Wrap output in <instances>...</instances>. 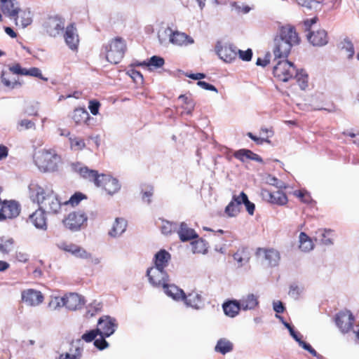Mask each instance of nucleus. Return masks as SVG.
I'll list each match as a JSON object with an SVG mask.
<instances>
[{"label":"nucleus","mask_w":359,"mask_h":359,"mask_svg":"<svg viewBox=\"0 0 359 359\" xmlns=\"http://www.w3.org/2000/svg\"><path fill=\"white\" fill-rule=\"evenodd\" d=\"M31 197L34 198L39 208L47 214H58L63 203L50 187L32 183L29 186Z\"/></svg>","instance_id":"1"},{"label":"nucleus","mask_w":359,"mask_h":359,"mask_svg":"<svg viewBox=\"0 0 359 359\" xmlns=\"http://www.w3.org/2000/svg\"><path fill=\"white\" fill-rule=\"evenodd\" d=\"M71 168L83 178L93 182L96 187H102L109 195L114 194L121 189V185L116 178L104 174L100 175L97 170L89 169L81 163H72Z\"/></svg>","instance_id":"2"},{"label":"nucleus","mask_w":359,"mask_h":359,"mask_svg":"<svg viewBox=\"0 0 359 359\" xmlns=\"http://www.w3.org/2000/svg\"><path fill=\"white\" fill-rule=\"evenodd\" d=\"M300 39L294 27L290 25L280 26L274 37L273 53L275 60L286 59L293 46L299 43Z\"/></svg>","instance_id":"3"},{"label":"nucleus","mask_w":359,"mask_h":359,"mask_svg":"<svg viewBox=\"0 0 359 359\" xmlns=\"http://www.w3.org/2000/svg\"><path fill=\"white\" fill-rule=\"evenodd\" d=\"M34 162L40 171L53 172L58 170L62 158L54 149H41L34 154Z\"/></svg>","instance_id":"4"},{"label":"nucleus","mask_w":359,"mask_h":359,"mask_svg":"<svg viewBox=\"0 0 359 359\" xmlns=\"http://www.w3.org/2000/svg\"><path fill=\"white\" fill-rule=\"evenodd\" d=\"M105 57L111 64H118L123 59L126 50L125 40L119 36L110 40L107 44L103 46Z\"/></svg>","instance_id":"5"},{"label":"nucleus","mask_w":359,"mask_h":359,"mask_svg":"<svg viewBox=\"0 0 359 359\" xmlns=\"http://www.w3.org/2000/svg\"><path fill=\"white\" fill-rule=\"evenodd\" d=\"M273 74L279 80L287 82L294 78L296 67L292 62L287 60H278L273 67Z\"/></svg>","instance_id":"6"},{"label":"nucleus","mask_w":359,"mask_h":359,"mask_svg":"<svg viewBox=\"0 0 359 359\" xmlns=\"http://www.w3.org/2000/svg\"><path fill=\"white\" fill-rule=\"evenodd\" d=\"M88 217L83 211L73 212L63 220L65 226L72 231H77L87 222Z\"/></svg>","instance_id":"7"},{"label":"nucleus","mask_w":359,"mask_h":359,"mask_svg":"<svg viewBox=\"0 0 359 359\" xmlns=\"http://www.w3.org/2000/svg\"><path fill=\"white\" fill-rule=\"evenodd\" d=\"M238 48L230 43L218 41L215 46V51L219 58L226 62H231L237 57Z\"/></svg>","instance_id":"8"},{"label":"nucleus","mask_w":359,"mask_h":359,"mask_svg":"<svg viewBox=\"0 0 359 359\" xmlns=\"http://www.w3.org/2000/svg\"><path fill=\"white\" fill-rule=\"evenodd\" d=\"M47 34L53 37L58 36L65 29V20L55 15L47 18L43 24Z\"/></svg>","instance_id":"9"},{"label":"nucleus","mask_w":359,"mask_h":359,"mask_svg":"<svg viewBox=\"0 0 359 359\" xmlns=\"http://www.w3.org/2000/svg\"><path fill=\"white\" fill-rule=\"evenodd\" d=\"M147 276L150 284L154 287H163L169 281L168 275L165 270L154 266L147 269Z\"/></svg>","instance_id":"10"},{"label":"nucleus","mask_w":359,"mask_h":359,"mask_svg":"<svg viewBox=\"0 0 359 359\" xmlns=\"http://www.w3.org/2000/svg\"><path fill=\"white\" fill-rule=\"evenodd\" d=\"M257 257L269 266H277L280 261V254L273 248H259L256 252Z\"/></svg>","instance_id":"11"},{"label":"nucleus","mask_w":359,"mask_h":359,"mask_svg":"<svg viewBox=\"0 0 359 359\" xmlns=\"http://www.w3.org/2000/svg\"><path fill=\"white\" fill-rule=\"evenodd\" d=\"M118 324L114 318L109 316L101 317L97 322V327L100 334H104L105 337H109L114 333Z\"/></svg>","instance_id":"12"},{"label":"nucleus","mask_w":359,"mask_h":359,"mask_svg":"<svg viewBox=\"0 0 359 359\" xmlns=\"http://www.w3.org/2000/svg\"><path fill=\"white\" fill-rule=\"evenodd\" d=\"M21 299L27 306L35 307L43 302L44 297L39 290L27 289L22 292Z\"/></svg>","instance_id":"13"},{"label":"nucleus","mask_w":359,"mask_h":359,"mask_svg":"<svg viewBox=\"0 0 359 359\" xmlns=\"http://www.w3.org/2000/svg\"><path fill=\"white\" fill-rule=\"evenodd\" d=\"M20 205L15 201H4L0 209V221L16 217L20 214Z\"/></svg>","instance_id":"14"},{"label":"nucleus","mask_w":359,"mask_h":359,"mask_svg":"<svg viewBox=\"0 0 359 359\" xmlns=\"http://www.w3.org/2000/svg\"><path fill=\"white\" fill-rule=\"evenodd\" d=\"M261 196L264 201L272 204L283 205L287 202V196L280 191L271 192L266 189H262Z\"/></svg>","instance_id":"15"},{"label":"nucleus","mask_w":359,"mask_h":359,"mask_svg":"<svg viewBox=\"0 0 359 359\" xmlns=\"http://www.w3.org/2000/svg\"><path fill=\"white\" fill-rule=\"evenodd\" d=\"M1 4L4 14L14 19L15 25H18V14L20 11V6L17 0H1Z\"/></svg>","instance_id":"16"},{"label":"nucleus","mask_w":359,"mask_h":359,"mask_svg":"<svg viewBox=\"0 0 359 359\" xmlns=\"http://www.w3.org/2000/svg\"><path fill=\"white\" fill-rule=\"evenodd\" d=\"M353 321V316L348 311L341 312L336 317V323L344 333L348 332L352 328Z\"/></svg>","instance_id":"17"},{"label":"nucleus","mask_w":359,"mask_h":359,"mask_svg":"<svg viewBox=\"0 0 359 359\" xmlns=\"http://www.w3.org/2000/svg\"><path fill=\"white\" fill-rule=\"evenodd\" d=\"M64 38L66 44L69 47V48L72 50H76L77 48L79 39L76 29L74 24H70L66 27Z\"/></svg>","instance_id":"18"},{"label":"nucleus","mask_w":359,"mask_h":359,"mask_svg":"<svg viewBox=\"0 0 359 359\" xmlns=\"http://www.w3.org/2000/svg\"><path fill=\"white\" fill-rule=\"evenodd\" d=\"M65 307L71 311L81 309L85 304L84 298L76 294L70 293L65 296Z\"/></svg>","instance_id":"19"},{"label":"nucleus","mask_w":359,"mask_h":359,"mask_svg":"<svg viewBox=\"0 0 359 359\" xmlns=\"http://www.w3.org/2000/svg\"><path fill=\"white\" fill-rule=\"evenodd\" d=\"M309 41L314 46H323L328 43L327 34L324 29H318L307 35Z\"/></svg>","instance_id":"20"},{"label":"nucleus","mask_w":359,"mask_h":359,"mask_svg":"<svg viewBox=\"0 0 359 359\" xmlns=\"http://www.w3.org/2000/svg\"><path fill=\"white\" fill-rule=\"evenodd\" d=\"M168 42L176 46H187L188 44L193 43L194 40L184 33H182L177 31H172V34L170 39L168 40Z\"/></svg>","instance_id":"21"},{"label":"nucleus","mask_w":359,"mask_h":359,"mask_svg":"<svg viewBox=\"0 0 359 359\" xmlns=\"http://www.w3.org/2000/svg\"><path fill=\"white\" fill-rule=\"evenodd\" d=\"M45 211L42 210L40 208L36 210L29 217L32 223L37 228L40 229H46V218L45 217Z\"/></svg>","instance_id":"22"},{"label":"nucleus","mask_w":359,"mask_h":359,"mask_svg":"<svg viewBox=\"0 0 359 359\" xmlns=\"http://www.w3.org/2000/svg\"><path fill=\"white\" fill-rule=\"evenodd\" d=\"M163 287L164 292L173 299L180 301L185 299V293L184 291L176 285H170L168 283H167Z\"/></svg>","instance_id":"23"},{"label":"nucleus","mask_w":359,"mask_h":359,"mask_svg":"<svg viewBox=\"0 0 359 359\" xmlns=\"http://www.w3.org/2000/svg\"><path fill=\"white\" fill-rule=\"evenodd\" d=\"M241 309L244 311L255 309L259 304L258 297L254 294L243 296L240 300Z\"/></svg>","instance_id":"24"},{"label":"nucleus","mask_w":359,"mask_h":359,"mask_svg":"<svg viewBox=\"0 0 359 359\" xmlns=\"http://www.w3.org/2000/svg\"><path fill=\"white\" fill-rule=\"evenodd\" d=\"M170 259V255L165 250H161L154 256V267L165 270L168 266V262Z\"/></svg>","instance_id":"25"},{"label":"nucleus","mask_w":359,"mask_h":359,"mask_svg":"<svg viewBox=\"0 0 359 359\" xmlns=\"http://www.w3.org/2000/svg\"><path fill=\"white\" fill-rule=\"evenodd\" d=\"M127 227L126 221L123 218H116L113 224L111 229L109 231V236L116 238L125 232Z\"/></svg>","instance_id":"26"},{"label":"nucleus","mask_w":359,"mask_h":359,"mask_svg":"<svg viewBox=\"0 0 359 359\" xmlns=\"http://www.w3.org/2000/svg\"><path fill=\"white\" fill-rule=\"evenodd\" d=\"M241 198L238 196L233 195L232 200L225 208V213L230 217H236L241 211Z\"/></svg>","instance_id":"27"},{"label":"nucleus","mask_w":359,"mask_h":359,"mask_svg":"<svg viewBox=\"0 0 359 359\" xmlns=\"http://www.w3.org/2000/svg\"><path fill=\"white\" fill-rule=\"evenodd\" d=\"M177 233L180 240L183 242L198 238V234L193 229L189 228L184 222L181 223L180 229L177 231Z\"/></svg>","instance_id":"28"},{"label":"nucleus","mask_w":359,"mask_h":359,"mask_svg":"<svg viewBox=\"0 0 359 359\" xmlns=\"http://www.w3.org/2000/svg\"><path fill=\"white\" fill-rule=\"evenodd\" d=\"M222 307L225 315L231 318L236 316L239 311L242 309L239 301L236 300L225 302Z\"/></svg>","instance_id":"29"},{"label":"nucleus","mask_w":359,"mask_h":359,"mask_svg":"<svg viewBox=\"0 0 359 359\" xmlns=\"http://www.w3.org/2000/svg\"><path fill=\"white\" fill-rule=\"evenodd\" d=\"M165 60L163 57L157 55H154L148 61H143L135 64L137 66L147 67L149 70L158 69L163 66Z\"/></svg>","instance_id":"30"},{"label":"nucleus","mask_w":359,"mask_h":359,"mask_svg":"<svg viewBox=\"0 0 359 359\" xmlns=\"http://www.w3.org/2000/svg\"><path fill=\"white\" fill-rule=\"evenodd\" d=\"M187 306L192 307L195 309H199L202 304V297L200 294L196 292L189 293L185 295V299H182Z\"/></svg>","instance_id":"31"},{"label":"nucleus","mask_w":359,"mask_h":359,"mask_svg":"<svg viewBox=\"0 0 359 359\" xmlns=\"http://www.w3.org/2000/svg\"><path fill=\"white\" fill-rule=\"evenodd\" d=\"M299 249L304 252H309L314 248L311 238L304 232H301L299 236Z\"/></svg>","instance_id":"32"},{"label":"nucleus","mask_w":359,"mask_h":359,"mask_svg":"<svg viewBox=\"0 0 359 359\" xmlns=\"http://www.w3.org/2000/svg\"><path fill=\"white\" fill-rule=\"evenodd\" d=\"M72 118L76 124H81L90 120V115L84 108H76L74 109Z\"/></svg>","instance_id":"33"},{"label":"nucleus","mask_w":359,"mask_h":359,"mask_svg":"<svg viewBox=\"0 0 359 359\" xmlns=\"http://www.w3.org/2000/svg\"><path fill=\"white\" fill-rule=\"evenodd\" d=\"M18 25L21 26L22 28L26 27L29 25L32 22V16L29 10H20L18 14Z\"/></svg>","instance_id":"34"},{"label":"nucleus","mask_w":359,"mask_h":359,"mask_svg":"<svg viewBox=\"0 0 359 359\" xmlns=\"http://www.w3.org/2000/svg\"><path fill=\"white\" fill-rule=\"evenodd\" d=\"M233 349V344L226 339H220L215 348L216 352H219L223 355L231 351Z\"/></svg>","instance_id":"35"},{"label":"nucleus","mask_w":359,"mask_h":359,"mask_svg":"<svg viewBox=\"0 0 359 359\" xmlns=\"http://www.w3.org/2000/svg\"><path fill=\"white\" fill-rule=\"evenodd\" d=\"M330 233V230L319 229L316 232V238L318 239L322 244L330 245L333 243L332 239L329 237Z\"/></svg>","instance_id":"36"},{"label":"nucleus","mask_w":359,"mask_h":359,"mask_svg":"<svg viewBox=\"0 0 359 359\" xmlns=\"http://www.w3.org/2000/svg\"><path fill=\"white\" fill-rule=\"evenodd\" d=\"M69 141L70 147L74 151L82 150L86 147L84 140L81 137L69 136Z\"/></svg>","instance_id":"37"},{"label":"nucleus","mask_w":359,"mask_h":359,"mask_svg":"<svg viewBox=\"0 0 359 359\" xmlns=\"http://www.w3.org/2000/svg\"><path fill=\"white\" fill-rule=\"evenodd\" d=\"M294 78L297 79V81L302 90H305V88L308 86V75L307 74L301 70L299 72L296 69V74L294 76Z\"/></svg>","instance_id":"38"},{"label":"nucleus","mask_w":359,"mask_h":359,"mask_svg":"<svg viewBox=\"0 0 359 359\" xmlns=\"http://www.w3.org/2000/svg\"><path fill=\"white\" fill-rule=\"evenodd\" d=\"M194 253H205L208 250L207 243L203 240L199 239L191 243Z\"/></svg>","instance_id":"39"},{"label":"nucleus","mask_w":359,"mask_h":359,"mask_svg":"<svg viewBox=\"0 0 359 359\" xmlns=\"http://www.w3.org/2000/svg\"><path fill=\"white\" fill-rule=\"evenodd\" d=\"M239 198H241V205L244 204L249 215H252L255 208V204L248 200V196L244 192L240 194Z\"/></svg>","instance_id":"40"},{"label":"nucleus","mask_w":359,"mask_h":359,"mask_svg":"<svg viewBox=\"0 0 359 359\" xmlns=\"http://www.w3.org/2000/svg\"><path fill=\"white\" fill-rule=\"evenodd\" d=\"M82 353L83 348L76 347L72 353H62L56 359H81Z\"/></svg>","instance_id":"41"},{"label":"nucleus","mask_w":359,"mask_h":359,"mask_svg":"<svg viewBox=\"0 0 359 359\" xmlns=\"http://www.w3.org/2000/svg\"><path fill=\"white\" fill-rule=\"evenodd\" d=\"M266 182L270 185L276 187L279 189H285L287 188V185L285 182L271 175H269L266 177Z\"/></svg>","instance_id":"42"},{"label":"nucleus","mask_w":359,"mask_h":359,"mask_svg":"<svg viewBox=\"0 0 359 359\" xmlns=\"http://www.w3.org/2000/svg\"><path fill=\"white\" fill-rule=\"evenodd\" d=\"M51 310H57L62 306H65V299L64 297H55L51 299L48 305Z\"/></svg>","instance_id":"43"},{"label":"nucleus","mask_w":359,"mask_h":359,"mask_svg":"<svg viewBox=\"0 0 359 359\" xmlns=\"http://www.w3.org/2000/svg\"><path fill=\"white\" fill-rule=\"evenodd\" d=\"M172 34V29L170 27H167L162 31H160L158 34V38L161 45L168 44V40L170 38Z\"/></svg>","instance_id":"44"},{"label":"nucleus","mask_w":359,"mask_h":359,"mask_svg":"<svg viewBox=\"0 0 359 359\" xmlns=\"http://www.w3.org/2000/svg\"><path fill=\"white\" fill-rule=\"evenodd\" d=\"M13 243V238L0 237V251L3 253H8Z\"/></svg>","instance_id":"45"},{"label":"nucleus","mask_w":359,"mask_h":359,"mask_svg":"<svg viewBox=\"0 0 359 359\" xmlns=\"http://www.w3.org/2000/svg\"><path fill=\"white\" fill-rule=\"evenodd\" d=\"M58 248L65 252H70L72 255L74 256V254L76 251V250L79 248V245L71 243H67V242H62L60 244L57 245Z\"/></svg>","instance_id":"46"},{"label":"nucleus","mask_w":359,"mask_h":359,"mask_svg":"<svg viewBox=\"0 0 359 359\" xmlns=\"http://www.w3.org/2000/svg\"><path fill=\"white\" fill-rule=\"evenodd\" d=\"M177 229V224L168 221H163L161 226L162 233L168 235Z\"/></svg>","instance_id":"47"},{"label":"nucleus","mask_w":359,"mask_h":359,"mask_svg":"<svg viewBox=\"0 0 359 359\" xmlns=\"http://www.w3.org/2000/svg\"><path fill=\"white\" fill-rule=\"evenodd\" d=\"M1 82L3 83V84L9 88H11V89H14L15 88H18V87H20L21 86V83L15 80L14 81H11L9 79H8L6 76H5V73L4 72H2L1 73Z\"/></svg>","instance_id":"48"},{"label":"nucleus","mask_w":359,"mask_h":359,"mask_svg":"<svg viewBox=\"0 0 359 359\" xmlns=\"http://www.w3.org/2000/svg\"><path fill=\"white\" fill-rule=\"evenodd\" d=\"M342 49L345 50L348 53V57L351 58L354 55V48L351 41L348 39H344L342 42Z\"/></svg>","instance_id":"49"},{"label":"nucleus","mask_w":359,"mask_h":359,"mask_svg":"<svg viewBox=\"0 0 359 359\" xmlns=\"http://www.w3.org/2000/svg\"><path fill=\"white\" fill-rule=\"evenodd\" d=\"M25 76H31L39 78L43 81H47L48 79L43 76L41 70L37 67H32L26 70Z\"/></svg>","instance_id":"50"},{"label":"nucleus","mask_w":359,"mask_h":359,"mask_svg":"<svg viewBox=\"0 0 359 359\" xmlns=\"http://www.w3.org/2000/svg\"><path fill=\"white\" fill-rule=\"evenodd\" d=\"M100 334L98 330L97 329L90 330L86 333H84L81 339L84 340L86 342H91L95 340L96 337Z\"/></svg>","instance_id":"51"},{"label":"nucleus","mask_w":359,"mask_h":359,"mask_svg":"<svg viewBox=\"0 0 359 359\" xmlns=\"http://www.w3.org/2000/svg\"><path fill=\"white\" fill-rule=\"evenodd\" d=\"M100 338L95 339L94 341V345L99 350H104L107 348L109 346L108 342L105 340L107 337L104 336V334H99Z\"/></svg>","instance_id":"52"},{"label":"nucleus","mask_w":359,"mask_h":359,"mask_svg":"<svg viewBox=\"0 0 359 359\" xmlns=\"http://www.w3.org/2000/svg\"><path fill=\"white\" fill-rule=\"evenodd\" d=\"M142 200L148 204L151 203V198L154 194V188L151 186H147L145 189H142Z\"/></svg>","instance_id":"53"},{"label":"nucleus","mask_w":359,"mask_h":359,"mask_svg":"<svg viewBox=\"0 0 359 359\" xmlns=\"http://www.w3.org/2000/svg\"><path fill=\"white\" fill-rule=\"evenodd\" d=\"M83 194L81 193H76L71 196V198L63 203V205L71 204L72 205H76L83 199Z\"/></svg>","instance_id":"54"},{"label":"nucleus","mask_w":359,"mask_h":359,"mask_svg":"<svg viewBox=\"0 0 359 359\" xmlns=\"http://www.w3.org/2000/svg\"><path fill=\"white\" fill-rule=\"evenodd\" d=\"M294 195L301 198L302 201L305 203H309L311 201L309 194L306 191H295Z\"/></svg>","instance_id":"55"},{"label":"nucleus","mask_w":359,"mask_h":359,"mask_svg":"<svg viewBox=\"0 0 359 359\" xmlns=\"http://www.w3.org/2000/svg\"><path fill=\"white\" fill-rule=\"evenodd\" d=\"M9 70L14 74L25 76L27 69L22 68L19 63H15L9 67Z\"/></svg>","instance_id":"56"},{"label":"nucleus","mask_w":359,"mask_h":359,"mask_svg":"<svg viewBox=\"0 0 359 359\" xmlns=\"http://www.w3.org/2000/svg\"><path fill=\"white\" fill-rule=\"evenodd\" d=\"M239 55V57L243 61H250L252 56V51L251 49H248L246 50H241L238 49L237 55Z\"/></svg>","instance_id":"57"},{"label":"nucleus","mask_w":359,"mask_h":359,"mask_svg":"<svg viewBox=\"0 0 359 359\" xmlns=\"http://www.w3.org/2000/svg\"><path fill=\"white\" fill-rule=\"evenodd\" d=\"M74 256L76 257L83 259L91 258V254L80 246H79L78 249L76 250Z\"/></svg>","instance_id":"58"},{"label":"nucleus","mask_w":359,"mask_h":359,"mask_svg":"<svg viewBox=\"0 0 359 359\" xmlns=\"http://www.w3.org/2000/svg\"><path fill=\"white\" fill-rule=\"evenodd\" d=\"M302 290L297 285H292L290 287L289 295L292 298L297 299L299 298Z\"/></svg>","instance_id":"59"},{"label":"nucleus","mask_w":359,"mask_h":359,"mask_svg":"<svg viewBox=\"0 0 359 359\" xmlns=\"http://www.w3.org/2000/svg\"><path fill=\"white\" fill-rule=\"evenodd\" d=\"M100 107V102L95 100L89 102L88 109L93 115H97L98 114Z\"/></svg>","instance_id":"60"},{"label":"nucleus","mask_w":359,"mask_h":359,"mask_svg":"<svg viewBox=\"0 0 359 359\" xmlns=\"http://www.w3.org/2000/svg\"><path fill=\"white\" fill-rule=\"evenodd\" d=\"M129 74L136 83H142L143 82V76L140 72L131 69L129 71Z\"/></svg>","instance_id":"61"},{"label":"nucleus","mask_w":359,"mask_h":359,"mask_svg":"<svg viewBox=\"0 0 359 359\" xmlns=\"http://www.w3.org/2000/svg\"><path fill=\"white\" fill-rule=\"evenodd\" d=\"M298 4L306 7L309 9L316 7L318 2L313 0H296Z\"/></svg>","instance_id":"62"},{"label":"nucleus","mask_w":359,"mask_h":359,"mask_svg":"<svg viewBox=\"0 0 359 359\" xmlns=\"http://www.w3.org/2000/svg\"><path fill=\"white\" fill-rule=\"evenodd\" d=\"M248 150V149H242L236 151L234 153L235 158H236L237 159L240 160L242 162H245V159H247Z\"/></svg>","instance_id":"63"},{"label":"nucleus","mask_w":359,"mask_h":359,"mask_svg":"<svg viewBox=\"0 0 359 359\" xmlns=\"http://www.w3.org/2000/svg\"><path fill=\"white\" fill-rule=\"evenodd\" d=\"M197 85L205 90H211V91L217 93V89L216 88V87L215 86L210 84L205 81H198L197 82Z\"/></svg>","instance_id":"64"}]
</instances>
